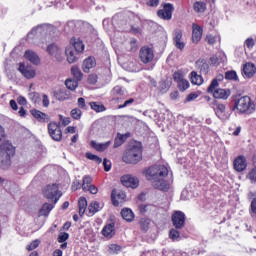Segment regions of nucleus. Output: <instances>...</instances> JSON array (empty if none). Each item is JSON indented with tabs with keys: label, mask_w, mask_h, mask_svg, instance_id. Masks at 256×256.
Returning a JSON list of instances; mask_svg holds the SVG:
<instances>
[{
	"label": "nucleus",
	"mask_w": 256,
	"mask_h": 256,
	"mask_svg": "<svg viewBox=\"0 0 256 256\" xmlns=\"http://www.w3.org/2000/svg\"><path fill=\"white\" fill-rule=\"evenodd\" d=\"M169 170L165 165L152 166L146 170V179L151 181L154 189L158 191H169L170 184L165 180Z\"/></svg>",
	"instance_id": "obj_1"
},
{
	"label": "nucleus",
	"mask_w": 256,
	"mask_h": 256,
	"mask_svg": "<svg viewBox=\"0 0 256 256\" xmlns=\"http://www.w3.org/2000/svg\"><path fill=\"white\" fill-rule=\"evenodd\" d=\"M143 159V149L141 148V144H135L130 146L122 157V161L124 163H128L129 165H137L139 161Z\"/></svg>",
	"instance_id": "obj_2"
},
{
	"label": "nucleus",
	"mask_w": 256,
	"mask_h": 256,
	"mask_svg": "<svg viewBox=\"0 0 256 256\" xmlns=\"http://www.w3.org/2000/svg\"><path fill=\"white\" fill-rule=\"evenodd\" d=\"M15 155V147L12 143L5 142L0 145V168L9 169L11 167V157Z\"/></svg>",
	"instance_id": "obj_3"
},
{
	"label": "nucleus",
	"mask_w": 256,
	"mask_h": 256,
	"mask_svg": "<svg viewBox=\"0 0 256 256\" xmlns=\"http://www.w3.org/2000/svg\"><path fill=\"white\" fill-rule=\"evenodd\" d=\"M234 109H237L239 113H253L255 104L251 102L249 96H242L235 101Z\"/></svg>",
	"instance_id": "obj_4"
},
{
	"label": "nucleus",
	"mask_w": 256,
	"mask_h": 256,
	"mask_svg": "<svg viewBox=\"0 0 256 256\" xmlns=\"http://www.w3.org/2000/svg\"><path fill=\"white\" fill-rule=\"evenodd\" d=\"M62 195L63 193L59 191V185L57 184L48 185L44 189V196L49 201L54 200V204H56L59 201V199H61Z\"/></svg>",
	"instance_id": "obj_5"
},
{
	"label": "nucleus",
	"mask_w": 256,
	"mask_h": 256,
	"mask_svg": "<svg viewBox=\"0 0 256 256\" xmlns=\"http://www.w3.org/2000/svg\"><path fill=\"white\" fill-rule=\"evenodd\" d=\"M51 31H53V26L47 25V24L39 25V26L33 28L28 33L27 39H28V41H31V39H35V38H39L43 35H47Z\"/></svg>",
	"instance_id": "obj_6"
},
{
	"label": "nucleus",
	"mask_w": 256,
	"mask_h": 256,
	"mask_svg": "<svg viewBox=\"0 0 256 256\" xmlns=\"http://www.w3.org/2000/svg\"><path fill=\"white\" fill-rule=\"evenodd\" d=\"M46 51L50 57H53L58 63H61L64 59L63 57V49L59 47V45L53 43L49 44L46 48Z\"/></svg>",
	"instance_id": "obj_7"
},
{
	"label": "nucleus",
	"mask_w": 256,
	"mask_h": 256,
	"mask_svg": "<svg viewBox=\"0 0 256 256\" xmlns=\"http://www.w3.org/2000/svg\"><path fill=\"white\" fill-rule=\"evenodd\" d=\"M139 57L140 61L147 65V63H151V61L155 59V52L152 50V48L144 46L139 51Z\"/></svg>",
	"instance_id": "obj_8"
},
{
	"label": "nucleus",
	"mask_w": 256,
	"mask_h": 256,
	"mask_svg": "<svg viewBox=\"0 0 256 256\" xmlns=\"http://www.w3.org/2000/svg\"><path fill=\"white\" fill-rule=\"evenodd\" d=\"M186 219L187 217L185 216V213L182 211H175L171 217L172 225L175 229H183V227H185Z\"/></svg>",
	"instance_id": "obj_9"
},
{
	"label": "nucleus",
	"mask_w": 256,
	"mask_h": 256,
	"mask_svg": "<svg viewBox=\"0 0 256 256\" xmlns=\"http://www.w3.org/2000/svg\"><path fill=\"white\" fill-rule=\"evenodd\" d=\"M48 132L54 141H61L63 139V132L56 122H50L48 124Z\"/></svg>",
	"instance_id": "obj_10"
},
{
	"label": "nucleus",
	"mask_w": 256,
	"mask_h": 256,
	"mask_svg": "<svg viewBox=\"0 0 256 256\" xmlns=\"http://www.w3.org/2000/svg\"><path fill=\"white\" fill-rule=\"evenodd\" d=\"M121 183L124 187H130L131 189H137L139 187V178L126 174L121 177Z\"/></svg>",
	"instance_id": "obj_11"
},
{
	"label": "nucleus",
	"mask_w": 256,
	"mask_h": 256,
	"mask_svg": "<svg viewBox=\"0 0 256 256\" xmlns=\"http://www.w3.org/2000/svg\"><path fill=\"white\" fill-rule=\"evenodd\" d=\"M173 11H175V8H173L172 4H165L163 9L159 10L157 12V15L160 19H164L165 21H170L173 17Z\"/></svg>",
	"instance_id": "obj_12"
},
{
	"label": "nucleus",
	"mask_w": 256,
	"mask_h": 256,
	"mask_svg": "<svg viewBox=\"0 0 256 256\" xmlns=\"http://www.w3.org/2000/svg\"><path fill=\"white\" fill-rule=\"evenodd\" d=\"M181 39H183V31L181 29H175L173 32L175 48L183 51L185 49V42L181 41Z\"/></svg>",
	"instance_id": "obj_13"
},
{
	"label": "nucleus",
	"mask_w": 256,
	"mask_h": 256,
	"mask_svg": "<svg viewBox=\"0 0 256 256\" xmlns=\"http://www.w3.org/2000/svg\"><path fill=\"white\" fill-rule=\"evenodd\" d=\"M126 197L127 196L125 195V192L112 190L111 201H112V204L114 205V207H119V203H123V201H125Z\"/></svg>",
	"instance_id": "obj_14"
},
{
	"label": "nucleus",
	"mask_w": 256,
	"mask_h": 256,
	"mask_svg": "<svg viewBox=\"0 0 256 256\" xmlns=\"http://www.w3.org/2000/svg\"><path fill=\"white\" fill-rule=\"evenodd\" d=\"M203 37V27L193 23L192 24V43H199Z\"/></svg>",
	"instance_id": "obj_15"
},
{
	"label": "nucleus",
	"mask_w": 256,
	"mask_h": 256,
	"mask_svg": "<svg viewBox=\"0 0 256 256\" xmlns=\"http://www.w3.org/2000/svg\"><path fill=\"white\" fill-rule=\"evenodd\" d=\"M18 71L26 78V79H33L37 73L31 66H25V64H20Z\"/></svg>",
	"instance_id": "obj_16"
},
{
	"label": "nucleus",
	"mask_w": 256,
	"mask_h": 256,
	"mask_svg": "<svg viewBox=\"0 0 256 256\" xmlns=\"http://www.w3.org/2000/svg\"><path fill=\"white\" fill-rule=\"evenodd\" d=\"M54 97L57 99V101H67L71 99V91L61 88L54 92Z\"/></svg>",
	"instance_id": "obj_17"
},
{
	"label": "nucleus",
	"mask_w": 256,
	"mask_h": 256,
	"mask_svg": "<svg viewBox=\"0 0 256 256\" xmlns=\"http://www.w3.org/2000/svg\"><path fill=\"white\" fill-rule=\"evenodd\" d=\"M234 169L238 173H241V171H245L247 169V160L244 158V156H239L234 160Z\"/></svg>",
	"instance_id": "obj_18"
},
{
	"label": "nucleus",
	"mask_w": 256,
	"mask_h": 256,
	"mask_svg": "<svg viewBox=\"0 0 256 256\" xmlns=\"http://www.w3.org/2000/svg\"><path fill=\"white\" fill-rule=\"evenodd\" d=\"M215 114L221 121H227V119H229V114H227L225 104H217Z\"/></svg>",
	"instance_id": "obj_19"
},
{
	"label": "nucleus",
	"mask_w": 256,
	"mask_h": 256,
	"mask_svg": "<svg viewBox=\"0 0 256 256\" xmlns=\"http://www.w3.org/2000/svg\"><path fill=\"white\" fill-rule=\"evenodd\" d=\"M24 58L27 61H30L33 65H39L41 63V59H39V55L35 53L33 50H26L24 53Z\"/></svg>",
	"instance_id": "obj_20"
},
{
	"label": "nucleus",
	"mask_w": 256,
	"mask_h": 256,
	"mask_svg": "<svg viewBox=\"0 0 256 256\" xmlns=\"http://www.w3.org/2000/svg\"><path fill=\"white\" fill-rule=\"evenodd\" d=\"M255 73H256L255 64L248 62L244 65V67H243L244 77H246L247 79H251V77H253V75H255Z\"/></svg>",
	"instance_id": "obj_21"
},
{
	"label": "nucleus",
	"mask_w": 256,
	"mask_h": 256,
	"mask_svg": "<svg viewBox=\"0 0 256 256\" xmlns=\"http://www.w3.org/2000/svg\"><path fill=\"white\" fill-rule=\"evenodd\" d=\"M102 235L107 239H112V237H115V223L112 222L106 224L102 229Z\"/></svg>",
	"instance_id": "obj_22"
},
{
	"label": "nucleus",
	"mask_w": 256,
	"mask_h": 256,
	"mask_svg": "<svg viewBox=\"0 0 256 256\" xmlns=\"http://www.w3.org/2000/svg\"><path fill=\"white\" fill-rule=\"evenodd\" d=\"M65 54L67 57V61L68 63H76L77 59H79L77 57V55H79V52H76L73 47H67L65 50Z\"/></svg>",
	"instance_id": "obj_23"
},
{
	"label": "nucleus",
	"mask_w": 256,
	"mask_h": 256,
	"mask_svg": "<svg viewBox=\"0 0 256 256\" xmlns=\"http://www.w3.org/2000/svg\"><path fill=\"white\" fill-rule=\"evenodd\" d=\"M91 147L95 149L96 151H99L100 153H103L106 149H109V146L111 145V141H107L104 143H97L96 141L92 140L90 142Z\"/></svg>",
	"instance_id": "obj_24"
},
{
	"label": "nucleus",
	"mask_w": 256,
	"mask_h": 256,
	"mask_svg": "<svg viewBox=\"0 0 256 256\" xmlns=\"http://www.w3.org/2000/svg\"><path fill=\"white\" fill-rule=\"evenodd\" d=\"M213 93L215 99H229L231 92L222 88L216 89Z\"/></svg>",
	"instance_id": "obj_25"
},
{
	"label": "nucleus",
	"mask_w": 256,
	"mask_h": 256,
	"mask_svg": "<svg viewBox=\"0 0 256 256\" xmlns=\"http://www.w3.org/2000/svg\"><path fill=\"white\" fill-rule=\"evenodd\" d=\"M227 61V56L225 53L219 52L215 56L210 58V62L212 65H220V63H225Z\"/></svg>",
	"instance_id": "obj_26"
},
{
	"label": "nucleus",
	"mask_w": 256,
	"mask_h": 256,
	"mask_svg": "<svg viewBox=\"0 0 256 256\" xmlns=\"http://www.w3.org/2000/svg\"><path fill=\"white\" fill-rule=\"evenodd\" d=\"M121 216L124 221H127L128 223H131L135 219V213H133V210L130 208H123L121 210Z\"/></svg>",
	"instance_id": "obj_27"
},
{
	"label": "nucleus",
	"mask_w": 256,
	"mask_h": 256,
	"mask_svg": "<svg viewBox=\"0 0 256 256\" xmlns=\"http://www.w3.org/2000/svg\"><path fill=\"white\" fill-rule=\"evenodd\" d=\"M70 43H71V45H73L72 48L75 49L76 53H83V51L85 50V45L79 39L72 38L70 40Z\"/></svg>",
	"instance_id": "obj_28"
},
{
	"label": "nucleus",
	"mask_w": 256,
	"mask_h": 256,
	"mask_svg": "<svg viewBox=\"0 0 256 256\" xmlns=\"http://www.w3.org/2000/svg\"><path fill=\"white\" fill-rule=\"evenodd\" d=\"M193 9L195 13L203 14L205 11H207V3L201 0L195 1L193 4Z\"/></svg>",
	"instance_id": "obj_29"
},
{
	"label": "nucleus",
	"mask_w": 256,
	"mask_h": 256,
	"mask_svg": "<svg viewBox=\"0 0 256 256\" xmlns=\"http://www.w3.org/2000/svg\"><path fill=\"white\" fill-rule=\"evenodd\" d=\"M95 65H96V62L94 57H89L85 59L82 66L84 73H89V70L93 69Z\"/></svg>",
	"instance_id": "obj_30"
},
{
	"label": "nucleus",
	"mask_w": 256,
	"mask_h": 256,
	"mask_svg": "<svg viewBox=\"0 0 256 256\" xmlns=\"http://www.w3.org/2000/svg\"><path fill=\"white\" fill-rule=\"evenodd\" d=\"M53 205L49 204V203H44L42 205V208L39 211V215L40 217H47L49 216V213H51V211H53Z\"/></svg>",
	"instance_id": "obj_31"
},
{
	"label": "nucleus",
	"mask_w": 256,
	"mask_h": 256,
	"mask_svg": "<svg viewBox=\"0 0 256 256\" xmlns=\"http://www.w3.org/2000/svg\"><path fill=\"white\" fill-rule=\"evenodd\" d=\"M190 81L193 85H203V76L197 74V72L193 71L190 74Z\"/></svg>",
	"instance_id": "obj_32"
},
{
	"label": "nucleus",
	"mask_w": 256,
	"mask_h": 256,
	"mask_svg": "<svg viewBox=\"0 0 256 256\" xmlns=\"http://www.w3.org/2000/svg\"><path fill=\"white\" fill-rule=\"evenodd\" d=\"M89 105L96 113H103V111H107L105 105L101 104L100 102H90Z\"/></svg>",
	"instance_id": "obj_33"
},
{
	"label": "nucleus",
	"mask_w": 256,
	"mask_h": 256,
	"mask_svg": "<svg viewBox=\"0 0 256 256\" xmlns=\"http://www.w3.org/2000/svg\"><path fill=\"white\" fill-rule=\"evenodd\" d=\"M78 207H79V215L80 216L85 215V211L87 210V199L85 197H81L79 199Z\"/></svg>",
	"instance_id": "obj_34"
},
{
	"label": "nucleus",
	"mask_w": 256,
	"mask_h": 256,
	"mask_svg": "<svg viewBox=\"0 0 256 256\" xmlns=\"http://www.w3.org/2000/svg\"><path fill=\"white\" fill-rule=\"evenodd\" d=\"M112 95H115L116 97H125V95H127V90L121 86H115L112 89Z\"/></svg>",
	"instance_id": "obj_35"
},
{
	"label": "nucleus",
	"mask_w": 256,
	"mask_h": 256,
	"mask_svg": "<svg viewBox=\"0 0 256 256\" xmlns=\"http://www.w3.org/2000/svg\"><path fill=\"white\" fill-rule=\"evenodd\" d=\"M125 139H127V134H125V135L118 134L114 140V149L121 147V145H123L125 143Z\"/></svg>",
	"instance_id": "obj_36"
},
{
	"label": "nucleus",
	"mask_w": 256,
	"mask_h": 256,
	"mask_svg": "<svg viewBox=\"0 0 256 256\" xmlns=\"http://www.w3.org/2000/svg\"><path fill=\"white\" fill-rule=\"evenodd\" d=\"M100 210H101V206L97 201L91 202L90 205L88 206V211L89 213H91V215H95V213H98V211Z\"/></svg>",
	"instance_id": "obj_37"
},
{
	"label": "nucleus",
	"mask_w": 256,
	"mask_h": 256,
	"mask_svg": "<svg viewBox=\"0 0 256 256\" xmlns=\"http://www.w3.org/2000/svg\"><path fill=\"white\" fill-rule=\"evenodd\" d=\"M65 85L69 91H75L79 87V82L77 80L67 79Z\"/></svg>",
	"instance_id": "obj_38"
},
{
	"label": "nucleus",
	"mask_w": 256,
	"mask_h": 256,
	"mask_svg": "<svg viewBox=\"0 0 256 256\" xmlns=\"http://www.w3.org/2000/svg\"><path fill=\"white\" fill-rule=\"evenodd\" d=\"M33 117L37 119V121L44 122L47 119V114L39 111V110H32L31 111Z\"/></svg>",
	"instance_id": "obj_39"
},
{
	"label": "nucleus",
	"mask_w": 256,
	"mask_h": 256,
	"mask_svg": "<svg viewBox=\"0 0 256 256\" xmlns=\"http://www.w3.org/2000/svg\"><path fill=\"white\" fill-rule=\"evenodd\" d=\"M225 79L228 81H239V76H237V72L235 70H231L225 73Z\"/></svg>",
	"instance_id": "obj_40"
},
{
	"label": "nucleus",
	"mask_w": 256,
	"mask_h": 256,
	"mask_svg": "<svg viewBox=\"0 0 256 256\" xmlns=\"http://www.w3.org/2000/svg\"><path fill=\"white\" fill-rule=\"evenodd\" d=\"M71 73L75 77L76 81H81V79H83V73H81L79 67L73 66L71 69Z\"/></svg>",
	"instance_id": "obj_41"
},
{
	"label": "nucleus",
	"mask_w": 256,
	"mask_h": 256,
	"mask_svg": "<svg viewBox=\"0 0 256 256\" xmlns=\"http://www.w3.org/2000/svg\"><path fill=\"white\" fill-rule=\"evenodd\" d=\"M93 182V178L91 176H84L83 177V184H82V189L83 191H87L88 187H91V184Z\"/></svg>",
	"instance_id": "obj_42"
},
{
	"label": "nucleus",
	"mask_w": 256,
	"mask_h": 256,
	"mask_svg": "<svg viewBox=\"0 0 256 256\" xmlns=\"http://www.w3.org/2000/svg\"><path fill=\"white\" fill-rule=\"evenodd\" d=\"M217 87H219V81L217 78L213 79L211 84L209 85L207 92L208 93H215L217 91Z\"/></svg>",
	"instance_id": "obj_43"
},
{
	"label": "nucleus",
	"mask_w": 256,
	"mask_h": 256,
	"mask_svg": "<svg viewBox=\"0 0 256 256\" xmlns=\"http://www.w3.org/2000/svg\"><path fill=\"white\" fill-rule=\"evenodd\" d=\"M169 237L172 241H179V237H181V233L177 231V228H172L169 232Z\"/></svg>",
	"instance_id": "obj_44"
},
{
	"label": "nucleus",
	"mask_w": 256,
	"mask_h": 256,
	"mask_svg": "<svg viewBox=\"0 0 256 256\" xmlns=\"http://www.w3.org/2000/svg\"><path fill=\"white\" fill-rule=\"evenodd\" d=\"M86 158L89 159L90 161H94L95 163H98V165L103 162V159H101L99 156L92 154L90 152L86 153Z\"/></svg>",
	"instance_id": "obj_45"
},
{
	"label": "nucleus",
	"mask_w": 256,
	"mask_h": 256,
	"mask_svg": "<svg viewBox=\"0 0 256 256\" xmlns=\"http://www.w3.org/2000/svg\"><path fill=\"white\" fill-rule=\"evenodd\" d=\"M81 115H82L81 109L74 108V109L71 110L72 119H75L76 121H79V119H81Z\"/></svg>",
	"instance_id": "obj_46"
},
{
	"label": "nucleus",
	"mask_w": 256,
	"mask_h": 256,
	"mask_svg": "<svg viewBox=\"0 0 256 256\" xmlns=\"http://www.w3.org/2000/svg\"><path fill=\"white\" fill-rule=\"evenodd\" d=\"M173 79H174V81L177 82V85H178V83H181L182 81L185 80V76L183 75L182 72L178 71V72L174 73Z\"/></svg>",
	"instance_id": "obj_47"
},
{
	"label": "nucleus",
	"mask_w": 256,
	"mask_h": 256,
	"mask_svg": "<svg viewBox=\"0 0 256 256\" xmlns=\"http://www.w3.org/2000/svg\"><path fill=\"white\" fill-rule=\"evenodd\" d=\"M178 85V88L181 90V91H187V89H189L190 87V84L189 82L187 81V79H184L182 80L180 83L177 84Z\"/></svg>",
	"instance_id": "obj_48"
},
{
	"label": "nucleus",
	"mask_w": 256,
	"mask_h": 256,
	"mask_svg": "<svg viewBox=\"0 0 256 256\" xmlns=\"http://www.w3.org/2000/svg\"><path fill=\"white\" fill-rule=\"evenodd\" d=\"M197 65L200 67L201 73H207L209 71V64L207 62H197Z\"/></svg>",
	"instance_id": "obj_49"
},
{
	"label": "nucleus",
	"mask_w": 256,
	"mask_h": 256,
	"mask_svg": "<svg viewBox=\"0 0 256 256\" xmlns=\"http://www.w3.org/2000/svg\"><path fill=\"white\" fill-rule=\"evenodd\" d=\"M40 243H41V241H39V240H34V241H32V242L26 247V249H27L28 251H33V250L37 249V247H39Z\"/></svg>",
	"instance_id": "obj_50"
},
{
	"label": "nucleus",
	"mask_w": 256,
	"mask_h": 256,
	"mask_svg": "<svg viewBox=\"0 0 256 256\" xmlns=\"http://www.w3.org/2000/svg\"><path fill=\"white\" fill-rule=\"evenodd\" d=\"M109 251L110 253H114V254L121 253V246L117 244H111L109 246Z\"/></svg>",
	"instance_id": "obj_51"
},
{
	"label": "nucleus",
	"mask_w": 256,
	"mask_h": 256,
	"mask_svg": "<svg viewBox=\"0 0 256 256\" xmlns=\"http://www.w3.org/2000/svg\"><path fill=\"white\" fill-rule=\"evenodd\" d=\"M69 239V233L61 232L58 236V243H65Z\"/></svg>",
	"instance_id": "obj_52"
},
{
	"label": "nucleus",
	"mask_w": 256,
	"mask_h": 256,
	"mask_svg": "<svg viewBox=\"0 0 256 256\" xmlns=\"http://www.w3.org/2000/svg\"><path fill=\"white\" fill-rule=\"evenodd\" d=\"M206 41L208 42V45H215V43H217V36L209 34L206 36Z\"/></svg>",
	"instance_id": "obj_53"
},
{
	"label": "nucleus",
	"mask_w": 256,
	"mask_h": 256,
	"mask_svg": "<svg viewBox=\"0 0 256 256\" xmlns=\"http://www.w3.org/2000/svg\"><path fill=\"white\" fill-rule=\"evenodd\" d=\"M158 89L162 91V93H165L169 89V85L167 84L166 81L162 80L159 82Z\"/></svg>",
	"instance_id": "obj_54"
},
{
	"label": "nucleus",
	"mask_w": 256,
	"mask_h": 256,
	"mask_svg": "<svg viewBox=\"0 0 256 256\" xmlns=\"http://www.w3.org/2000/svg\"><path fill=\"white\" fill-rule=\"evenodd\" d=\"M248 179L251 183H256V167H254L248 174Z\"/></svg>",
	"instance_id": "obj_55"
},
{
	"label": "nucleus",
	"mask_w": 256,
	"mask_h": 256,
	"mask_svg": "<svg viewBox=\"0 0 256 256\" xmlns=\"http://www.w3.org/2000/svg\"><path fill=\"white\" fill-rule=\"evenodd\" d=\"M135 103V99L130 98L129 100H126L123 104L118 106V109H125V107H129V105H133Z\"/></svg>",
	"instance_id": "obj_56"
},
{
	"label": "nucleus",
	"mask_w": 256,
	"mask_h": 256,
	"mask_svg": "<svg viewBox=\"0 0 256 256\" xmlns=\"http://www.w3.org/2000/svg\"><path fill=\"white\" fill-rule=\"evenodd\" d=\"M244 45L248 47V49H253V47H255V40H253V38H248L245 40Z\"/></svg>",
	"instance_id": "obj_57"
},
{
	"label": "nucleus",
	"mask_w": 256,
	"mask_h": 256,
	"mask_svg": "<svg viewBox=\"0 0 256 256\" xmlns=\"http://www.w3.org/2000/svg\"><path fill=\"white\" fill-rule=\"evenodd\" d=\"M140 226H141V229H143V231H147V229H149V220L141 219Z\"/></svg>",
	"instance_id": "obj_58"
},
{
	"label": "nucleus",
	"mask_w": 256,
	"mask_h": 256,
	"mask_svg": "<svg viewBox=\"0 0 256 256\" xmlns=\"http://www.w3.org/2000/svg\"><path fill=\"white\" fill-rule=\"evenodd\" d=\"M59 119L62 122V125H64V127H67V125H69V123H71V118L63 117V115H60Z\"/></svg>",
	"instance_id": "obj_59"
},
{
	"label": "nucleus",
	"mask_w": 256,
	"mask_h": 256,
	"mask_svg": "<svg viewBox=\"0 0 256 256\" xmlns=\"http://www.w3.org/2000/svg\"><path fill=\"white\" fill-rule=\"evenodd\" d=\"M197 97H199V95L197 93H190L187 97H186V102L189 103L191 101H195V99H197Z\"/></svg>",
	"instance_id": "obj_60"
},
{
	"label": "nucleus",
	"mask_w": 256,
	"mask_h": 256,
	"mask_svg": "<svg viewBox=\"0 0 256 256\" xmlns=\"http://www.w3.org/2000/svg\"><path fill=\"white\" fill-rule=\"evenodd\" d=\"M84 191H89L92 195H97L99 189H97V187H95V185H91L89 186L86 190Z\"/></svg>",
	"instance_id": "obj_61"
},
{
	"label": "nucleus",
	"mask_w": 256,
	"mask_h": 256,
	"mask_svg": "<svg viewBox=\"0 0 256 256\" xmlns=\"http://www.w3.org/2000/svg\"><path fill=\"white\" fill-rule=\"evenodd\" d=\"M96 82H97V75L95 74L89 75L88 83H90V85H95Z\"/></svg>",
	"instance_id": "obj_62"
},
{
	"label": "nucleus",
	"mask_w": 256,
	"mask_h": 256,
	"mask_svg": "<svg viewBox=\"0 0 256 256\" xmlns=\"http://www.w3.org/2000/svg\"><path fill=\"white\" fill-rule=\"evenodd\" d=\"M103 166L105 171H111V161L104 159Z\"/></svg>",
	"instance_id": "obj_63"
},
{
	"label": "nucleus",
	"mask_w": 256,
	"mask_h": 256,
	"mask_svg": "<svg viewBox=\"0 0 256 256\" xmlns=\"http://www.w3.org/2000/svg\"><path fill=\"white\" fill-rule=\"evenodd\" d=\"M43 107H49V96H47L46 94L43 95Z\"/></svg>",
	"instance_id": "obj_64"
}]
</instances>
